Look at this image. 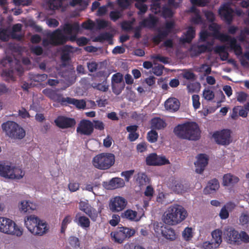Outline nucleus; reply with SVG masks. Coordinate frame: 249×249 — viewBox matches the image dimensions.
<instances>
[{
  "instance_id": "nucleus-1",
  "label": "nucleus",
  "mask_w": 249,
  "mask_h": 249,
  "mask_svg": "<svg viewBox=\"0 0 249 249\" xmlns=\"http://www.w3.org/2000/svg\"><path fill=\"white\" fill-rule=\"evenodd\" d=\"M80 30L78 22L72 24L65 23L62 29H57L53 32L48 34V37L51 39L53 46L63 45L68 41L74 42L76 39V34Z\"/></svg>"
},
{
  "instance_id": "nucleus-2",
  "label": "nucleus",
  "mask_w": 249,
  "mask_h": 249,
  "mask_svg": "<svg viewBox=\"0 0 249 249\" xmlns=\"http://www.w3.org/2000/svg\"><path fill=\"white\" fill-rule=\"evenodd\" d=\"M200 132L198 125L194 122L179 124L174 129V133L178 138L192 141L198 140Z\"/></svg>"
},
{
  "instance_id": "nucleus-3",
  "label": "nucleus",
  "mask_w": 249,
  "mask_h": 249,
  "mask_svg": "<svg viewBox=\"0 0 249 249\" xmlns=\"http://www.w3.org/2000/svg\"><path fill=\"white\" fill-rule=\"evenodd\" d=\"M188 215L186 209L181 205L170 206L163 216V221L169 225H176L185 219Z\"/></svg>"
},
{
  "instance_id": "nucleus-4",
  "label": "nucleus",
  "mask_w": 249,
  "mask_h": 249,
  "mask_svg": "<svg viewBox=\"0 0 249 249\" xmlns=\"http://www.w3.org/2000/svg\"><path fill=\"white\" fill-rule=\"evenodd\" d=\"M24 223L28 230L35 235L42 236L49 230L46 222L35 215L25 218Z\"/></svg>"
},
{
  "instance_id": "nucleus-5",
  "label": "nucleus",
  "mask_w": 249,
  "mask_h": 249,
  "mask_svg": "<svg viewBox=\"0 0 249 249\" xmlns=\"http://www.w3.org/2000/svg\"><path fill=\"white\" fill-rule=\"evenodd\" d=\"M2 130L12 139L21 140L25 136V131L17 123L8 121L1 124Z\"/></svg>"
},
{
  "instance_id": "nucleus-6",
  "label": "nucleus",
  "mask_w": 249,
  "mask_h": 249,
  "mask_svg": "<svg viewBox=\"0 0 249 249\" xmlns=\"http://www.w3.org/2000/svg\"><path fill=\"white\" fill-rule=\"evenodd\" d=\"M115 162V156L113 154L102 153L95 156L92 160L93 165L100 170L110 168Z\"/></svg>"
},
{
  "instance_id": "nucleus-7",
  "label": "nucleus",
  "mask_w": 249,
  "mask_h": 249,
  "mask_svg": "<svg viewBox=\"0 0 249 249\" xmlns=\"http://www.w3.org/2000/svg\"><path fill=\"white\" fill-rule=\"evenodd\" d=\"M0 231L17 236L22 234V231L13 220L3 217H0Z\"/></svg>"
},
{
  "instance_id": "nucleus-8",
  "label": "nucleus",
  "mask_w": 249,
  "mask_h": 249,
  "mask_svg": "<svg viewBox=\"0 0 249 249\" xmlns=\"http://www.w3.org/2000/svg\"><path fill=\"white\" fill-rule=\"evenodd\" d=\"M134 230L125 227H118L116 230L111 233V236L115 242L122 243L126 238L133 236Z\"/></svg>"
},
{
  "instance_id": "nucleus-9",
  "label": "nucleus",
  "mask_w": 249,
  "mask_h": 249,
  "mask_svg": "<svg viewBox=\"0 0 249 249\" xmlns=\"http://www.w3.org/2000/svg\"><path fill=\"white\" fill-rule=\"evenodd\" d=\"M212 137L217 144L228 145L231 142V131L228 129L216 131L213 133Z\"/></svg>"
},
{
  "instance_id": "nucleus-10",
  "label": "nucleus",
  "mask_w": 249,
  "mask_h": 249,
  "mask_svg": "<svg viewBox=\"0 0 249 249\" xmlns=\"http://www.w3.org/2000/svg\"><path fill=\"white\" fill-rule=\"evenodd\" d=\"M127 204V202L124 198L119 196H115L110 200L109 208L112 212H119L124 210Z\"/></svg>"
},
{
  "instance_id": "nucleus-11",
  "label": "nucleus",
  "mask_w": 249,
  "mask_h": 249,
  "mask_svg": "<svg viewBox=\"0 0 249 249\" xmlns=\"http://www.w3.org/2000/svg\"><path fill=\"white\" fill-rule=\"evenodd\" d=\"M76 131L81 135L90 136L93 132V124L89 120L83 119L79 123Z\"/></svg>"
},
{
  "instance_id": "nucleus-12",
  "label": "nucleus",
  "mask_w": 249,
  "mask_h": 249,
  "mask_svg": "<svg viewBox=\"0 0 249 249\" xmlns=\"http://www.w3.org/2000/svg\"><path fill=\"white\" fill-rule=\"evenodd\" d=\"M233 13V10L228 4H225L219 11L222 19L228 24H230L232 21Z\"/></svg>"
},
{
  "instance_id": "nucleus-13",
  "label": "nucleus",
  "mask_w": 249,
  "mask_h": 249,
  "mask_svg": "<svg viewBox=\"0 0 249 249\" xmlns=\"http://www.w3.org/2000/svg\"><path fill=\"white\" fill-rule=\"evenodd\" d=\"M54 122L58 127L62 129L72 127L76 124L74 119L63 116H58Z\"/></svg>"
},
{
  "instance_id": "nucleus-14",
  "label": "nucleus",
  "mask_w": 249,
  "mask_h": 249,
  "mask_svg": "<svg viewBox=\"0 0 249 249\" xmlns=\"http://www.w3.org/2000/svg\"><path fill=\"white\" fill-rule=\"evenodd\" d=\"M43 93L51 100L60 103L62 105H66V98L63 97L62 94L57 93L55 90L46 89L43 90Z\"/></svg>"
},
{
  "instance_id": "nucleus-15",
  "label": "nucleus",
  "mask_w": 249,
  "mask_h": 249,
  "mask_svg": "<svg viewBox=\"0 0 249 249\" xmlns=\"http://www.w3.org/2000/svg\"><path fill=\"white\" fill-rule=\"evenodd\" d=\"M197 160L195 162L196 172L201 174L208 163V157L205 154H200L197 156Z\"/></svg>"
},
{
  "instance_id": "nucleus-16",
  "label": "nucleus",
  "mask_w": 249,
  "mask_h": 249,
  "mask_svg": "<svg viewBox=\"0 0 249 249\" xmlns=\"http://www.w3.org/2000/svg\"><path fill=\"white\" fill-rule=\"evenodd\" d=\"M227 242L231 244H239V233L232 228H228L225 233Z\"/></svg>"
},
{
  "instance_id": "nucleus-17",
  "label": "nucleus",
  "mask_w": 249,
  "mask_h": 249,
  "mask_svg": "<svg viewBox=\"0 0 249 249\" xmlns=\"http://www.w3.org/2000/svg\"><path fill=\"white\" fill-rule=\"evenodd\" d=\"M164 107L166 110L170 112H175L178 110L180 102L177 98L170 97L165 102Z\"/></svg>"
},
{
  "instance_id": "nucleus-18",
  "label": "nucleus",
  "mask_w": 249,
  "mask_h": 249,
  "mask_svg": "<svg viewBox=\"0 0 249 249\" xmlns=\"http://www.w3.org/2000/svg\"><path fill=\"white\" fill-rule=\"evenodd\" d=\"M74 222L77 225L83 229H86L90 226V222L89 219L80 213L76 214Z\"/></svg>"
},
{
  "instance_id": "nucleus-19",
  "label": "nucleus",
  "mask_w": 249,
  "mask_h": 249,
  "mask_svg": "<svg viewBox=\"0 0 249 249\" xmlns=\"http://www.w3.org/2000/svg\"><path fill=\"white\" fill-rule=\"evenodd\" d=\"M219 188V183L216 178H213L210 180L206 187L204 189V193L206 195L214 193Z\"/></svg>"
},
{
  "instance_id": "nucleus-20",
  "label": "nucleus",
  "mask_w": 249,
  "mask_h": 249,
  "mask_svg": "<svg viewBox=\"0 0 249 249\" xmlns=\"http://www.w3.org/2000/svg\"><path fill=\"white\" fill-rule=\"evenodd\" d=\"M157 22V18L153 15L150 14L147 18H145L140 22L139 25L143 28H152L156 25Z\"/></svg>"
},
{
  "instance_id": "nucleus-21",
  "label": "nucleus",
  "mask_w": 249,
  "mask_h": 249,
  "mask_svg": "<svg viewBox=\"0 0 249 249\" xmlns=\"http://www.w3.org/2000/svg\"><path fill=\"white\" fill-rule=\"evenodd\" d=\"M235 205L232 202L226 203L221 209L219 215L221 219H226L229 216V210H231L234 209Z\"/></svg>"
},
{
  "instance_id": "nucleus-22",
  "label": "nucleus",
  "mask_w": 249,
  "mask_h": 249,
  "mask_svg": "<svg viewBox=\"0 0 249 249\" xmlns=\"http://www.w3.org/2000/svg\"><path fill=\"white\" fill-rule=\"evenodd\" d=\"M66 102L65 106L72 105L78 109H84L86 107V103L84 100H78L71 97L66 98Z\"/></svg>"
},
{
  "instance_id": "nucleus-23",
  "label": "nucleus",
  "mask_w": 249,
  "mask_h": 249,
  "mask_svg": "<svg viewBox=\"0 0 249 249\" xmlns=\"http://www.w3.org/2000/svg\"><path fill=\"white\" fill-rule=\"evenodd\" d=\"M166 126V123L160 117H155L151 120V127L153 129L160 130Z\"/></svg>"
},
{
  "instance_id": "nucleus-24",
  "label": "nucleus",
  "mask_w": 249,
  "mask_h": 249,
  "mask_svg": "<svg viewBox=\"0 0 249 249\" xmlns=\"http://www.w3.org/2000/svg\"><path fill=\"white\" fill-rule=\"evenodd\" d=\"M11 170V166L4 162H0V176L10 179Z\"/></svg>"
},
{
  "instance_id": "nucleus-25",
  "label": "nucleus",
  "mask_w": 249,
  "mask_h": 249,
  "mask_svg": "<svg viewBox=\"0 0 249 249\" xmlns=\"http://www.w3.org/2000/svg\"><path fill=\"white\" fill-rule=\"evenodd\" d=\"M172 184H170L171 189L177 194L182 193L184 191V186L182 182L174 178L171 179Z\"/></svg>"
},
{
  "instance_id": "nucleus-26",
  "label": "nucleus",
  "mask_w": 249,
  "mask_h": 249,
  "mask_svg": "<svg viewBox=\"0 0 249 249\" xmlns=\"http://www.w3.org/2000/svg\"><path fill=\"white\" fill-rule=\"evenodd\" d=\"M161 233L162 236L170 241H174L177 238V235L174 230L171 228L165 227L164 229L162 230Z\"/></svg>"
},
{
  "instance_id": "nucleus-27",
  "label": "nucleus",
  "mask_w": 249,
  "mask_h": 249,
  "mask_svg": "<svg viewBox=\"0 0 249 249\" xmlns=\"http://www.w3.org/2000/svg\"><path fill=\"white\" fill-rule=\"evenodd\" d=\"M36 206L29 201H23L21 202L20 205V211L23 213H30L33 210L36 209Z\"/></svg>"
},
{
  "instance_id": "nucleus-28",
  "label": "nucleus",
  "mask_w": 249,
  "mask_h": 249,
  "mask_svg": "<svg viewBox=\"0 0 249 249\" xmlns=\"http://www.w3.org/2000/svg\"><path fill=\"white\" fill-rule=\"evenodd\" d=\"M222 231L220 229H216L213 231L211 233L212 236L211 241L219 247L222 242Z\"/></svg>"
},
{
  "instance_id": "nucleus-29",
  "label": "nucleus",
  "mask_w": 249,
  "mask_h": 249,
  "mask_svg": "<svg viewBox=\"0 0 249 249\" xmlns=\"http://www.w3.org/2000/svg\"><path fill=\"white\" fill-rule=\"evenodd\" d=\"M239 181V178L232 175L231 174L224 175L223 178V184L224 186H229L231 184L236 183Z\"/></svg>"
},
{
  "instance_id": "nucleus-30",
  "label": "nucleus",
  "mask_w": 249,
  "mask_h": 249,
  "mask_svg": "<svg viewBox=\"0 0 249 249\" xmlns=\"http://www.w3.org/2000/svg\"><path fill=\"white\" fill-rule=\"evenodd\" d=\"M137 213L135 211L128 209L122 213L121 217L123 219H126L130 221H134L136 218Z\"/></svg>"
},
{
  "instance_id": "nucleus-31",
  "label": "nucleus",
  "mask_w": 249,
  "mask_h": 249,
  "mask_svg": "<svg viewBox=\"0 0 249 249\" xmlns=\"http://www.w3.org/2000/svg\"><path fill=\"white\" fill-rule=\"evenodd\" d=\"M24 175V173L21 169L12 166V170L10 174V179H20Z\"/></svg>"
},
{
  "instance_id": "nucleus-32",
  "label": "nucleus",
  "mask_w": 249,
  "mask_h": 249,
  "mask_svg": "<svg viewBox=\"0 0 249 249\" xmlns=\"http://www.w3.org/2000/svg\"><path fill=\"white\" fill-rule=\"evenodd\" d=\"M230 48L231 50H233L235 54L237 56L242 54V48L240 44H237L236 39L234 37H232Z\"/></svg>"
},
{
  "instance_id": "nucleus-33",
  "label": "nucleus",
  "mask_w": 249,
  "mask_h": 249,
  "mask_svg": "<svg viewBox=\"0 0 249 249\" xmlns=\"http://www.w3.org/2000/svg\"><path fill=\"white\" fill-rule=\"evenodd\" d=\"M195 29L192 26H189L185 34V37L183 39L184 42L190 43L195 36Z\"/></svg>"
},
{
  "instance_id": "nucleus-34",
  "label": "nucleus",
  "mask_w": 249,
  "mask_h": 249,
  "mask_svg": "<svg viewBox=\"0 0 249 249\" xmlns=\"http://www.w3.org/2000/svg\"><path fill=\"white\" fill-rule=\"evenodd\" d=\"M190 21L191 24L196 25L205 24V20L201 17L200 13H197L196 14H193L192 15L190 19Z\"/></svg>"
},
{
  "instance_id": "nucleus-35",
  "label": "nucleus",
  "mask_w": 249,
  "mask_h": 249,
  "mask_svg": "<svg viewBox=\"0 0 249 249\" xmlns=\"http://www.w3.org/2000/svg\"><path fill=\"white\" fill-rule=\"evenodd\" d=\"M148 181V178L145 173L140 172L137 174L136 181L140 186L146 185Z\"/></svg>"
},
{
  "instance_id": "nucleus-36",
  "label": "nucleus",
  "mask_w": 249,
  "mask_h": 249,
  "mask_svg": "<svg viewBox=\"0 0 249 249\" xmlns=\"http://www.w3.org/2000/svg\"><path fill=\"white\" fill-rule=\"evenodd\" d=\"M93 88L98 90L106 92L108 90L109 85L107 80H103L101 83H94Z\"/></svg>"
},
{
  "instance_id": "nucleus-37",
  "label": "nucleus",
  "mask_w": 249,
  "mask_h": 249,
  "mask_svg": "<svg viewBox=\"0 0 249 249\" xmlns=\"http://www.w3.org/2000/svg\"><path fill=\"white\" fill-rule=\"evenodd\" d=\"M111 185L115 188H121L124 186V180L120 178H115L111 179L110 182Z\"/></svg>"
},
{
  "instance_id": "nucleus-38",
  "label": "nucleus",
  "mask_w": 249,
  "mask_h": 249,
  "mask_svg": "<svg viewBox=\"0 0 249 249\" xmlns=\"http://www.w3.org/2000/svg\"><path fill=\"white\" fill-rule=\"evenodd\" d=\"M86 212L85 213L90 218L91 220L93 221H96L99 212H98L95 208L91 206Z\"/></svg>"
},
{
  "instance_id": "nucleus-39",
  "label": "nucleus",
  "mask_w": 249,
  "mask_h": 249,
  "mask_svg": "<svg viewBox=\"0 0 249 249\" xmlns=\"http://www.w3.org/2000/svg\"><path fill=\"white\" fill-rule=\"evenodd\" d=\"M112 36L108 32H105L100 34L96 38L95 40L99 42H103L105 40H110L112 39Z\"/></svg>"
},
{
  "instance_id": "nucleus-40",
  "label": "nucleus",
  "mask_w": 249,
  "mask_h": 249,
  "mask_svg": "<svg viewBox=\"0 0 249 249\" xmlns=\"http://www.w3.org/2000/svg\"><path fill=\"white\" fill-rule=\"evenodd\" d=\"M135 6L139 11L138 12L139 15H142L145 14L148 9V7L146 4L142 2H136Z\"/></svg>"
},
{
  "instance_id": "nucleus-41",
  "label": "nucleus",
  "mask_w": 249,
  "mask_h": 249,
  "mask_svg": "<svg viewBox=\"0 0 249 249\" xmlns=\"http://www.w3.org/2000/svg\"><path fill=\"white\" fill-rule=\"evenodd\" d=\"M158 138V133L153 129L147 133V139L148 142L151 143L155 142L157 141Z\"/></svg>"
},
{
  "instance_id": "nucleus-42",
  "label": "nucleus",
  "mask_w": 249,
  "mask_h": 249,
  "mask_svg": "<svg viewBox=\"0 0 249 249\" xmlns=\"http://www.w3.org/2000/svg\"><path fill=\"white\" fill-rule=\"evenodd\" d=\"M173 12L172 9L167 6H163L162 8L161 15L165 18H172L173 16Z\"/></svg>"
},
{
  "instance_id": "nucleus-43",
  "label": "nucleus",
  "mask_w": 249,
  "mask_h": 249,
  "mask_svg": "<svg viewBox=\"0 0 249 249\" xmlns=\"http://www.w3.org/2000/svg\"><path fill=\"white\" fill-rule=\"evenodd\" d=\"M157 155L156 153H152L147 157L146 159V163L148 165H156Z\"/></svg>"
},
{
  "instance_id": "nucleus-44",
  "label": "nucleus",
  "mask_w": 249,
  "mask_h": 249,
  "mask_svg": "<svg viewBox=\"0 0 249 249\" xmlns=\"http://www.w3.org/2000/svg\"><path fill=\"white\" fill-rule=\"evenodd\" d=\"M182 236L185 240H190L193 237L192 229L189 227L185 228L182 232Z\"/></svg>"
},
{
  "instance_id": "nucleus-45",
  "label": "nucleus",
  "mask_w": 249,
  "mask_h": 249,
  "mask_svg": "<svg viewBox=\"0 0 249 249\" xmlns=\"http://www.w3.org/2000/svg\"><path fill=\"white\" fill-rule=\"evenodd\" d=\"M151 10L155 14H158L161 12L162 8L159 1L153 2L151 5Z\"/></svg>"
},
{
  "instance_id": "nucleus-46",
  "label": "nucleus",
  "mask_w": 249,
  "mask_h": 249,
  "mask_svg": "<svg viewBox=\"0 0 249 249\" xmlns=\"http://www.w3.org/2000/svg\"><path fill=\"white\" fill-rule=\"evenodd\" d=\"M124 84H116L114 83L112 84V91L116 95H119L121 93L122 90L124 89Z\"/></svg>"
},
{
  "instance_id": "nucleus-47",
  "label": "nucleus",
  "mask_w": 249,
  "mask_h": 249,
  "mask_svg": "<svg viewBox=\"0 0 249 249\" xmlns=\"http://www.w3.org/2000/svg\"><path fill=\"white\" fill-rule=\"evenodd\" d=\"M71 216L67 215L63 220L61 223V232L64 233L67 228L68 225L71 222Z\"/></svg>"
},
{
  "instance_id": "nucleus-48",
  "label": "nucleus",
  "mask_w": 249,
  "mask_h": 249,
  "mask_svg": "<svg viewBox=\"0 0 249 249\" xmlns=\"http://www.w3.org/2000/svg\"><path fill=\"white\" fill-rule=\"evenodd\" d=\"M119 6L122 9H128L131 4V0H117Z\"/></svg>"
},
{
  "instance_id": "nucleus-49",
  "label": "nucleus",
  "mask_w": 249,
  "mask_h": 249,
  "mask_svg": "<svg viewBox=\"0 0 249 249\" xmlns=\"http://www.w3.org/2000/svg\"><path fill=\"white\" fill-rule=\"evenodd\" d=\"M203 96L205 99L211 101L214 99V92L209 89H205L203 92Z\"/></svg>"
},
{
  "instance_id": "nucleus-50",
  "label": "nucleus",
  "mask_w": 249,
  "mask_h": 249,
  "mask_svg": "<svg viewBox=\"0 0 249 249\" xmlns=\"http://www.w3.org/2000/svg\"><path fill=\"white\" fill-rule=\"evenodd\" d=\"M212 44L210 43H208L207 45L201 44L199 45H197V47L198 48V53H204L206 52H210L212 51V49L210 47V45Z\"/></svg>"
},
{
  "instance_id": "nucleus-51",
  "label": "nucleus",
  "mask_w": 249,
  "mask_h": 249,
  "mask_svg": "<svg viewBox=\"0 0 249 249\" xmlns=\"http://www.w3.org/2000/svg\"><path fill=\"white\" fill-rule=\"evenodd\" d=\"M123 80V76L120 73H117L113 75L112 77L111 84H120Z\"/></svg>"
},
{
  "instance_id": "nucleus-52",
  "label": "nucleus",
  "mask_w": 249,
  "mask_h": 249,
  "mask_svg": "<svg viewBox=\"0 0 249 249\" xmlns=\"http://www.w3.org/2000/svg\"><path fill=\"white\" fill-rule=\"evenodd\" d=\"M48 78L46 74H36L33 76V79L35 82H41L45 81Z\"/></svg>"
},
{
  "instance_id": "nucleus-53",
  "label": "nucleus",
  "mask_w": 249,
  "mask_h": 249,
  "mask_svg": "<svg viewBox=\"0 0 249 249\" xmlns=\"http://www.w3.org/2000/svg\"><path fill=\"white\" fill-rule=\"evenodd\" d=\"M202 247L204 249H216L219 247L212 241H206L203 243Z\"/></svg>"
},
{
  "instance_id": "nucleus-54",
  "label": "nucleus",
  "mask_w": 249,
  "mask_h": 249,
  "mask_svg": "<svg viewBox=\"0 0 249 249\" xmlns=\"http://www.w3.org/2000/svg\"><path fill=\"white\" fill-rule=\"evenodd\" d=\"M70 244L74 248H77L80 247V241L79 239L75 236H71L69 239Z\"/></svg>"
},
{
  "instance_id": "nucleus-55",
  "label": "nucleus",
  "mask_w": 249,
  "mask_h": 249,
  "mask_svg": "<svg viewBox=\"0 0 249 249\" xmlns=\"http://www.w3.org/2000/svg\"><path fill=\"white\" fill-rule=\"evenodd\" d=\"M239 221L242 225L248 224L249 222V214L247 212L242 213L239 217Z\"/></svg>"
},
{
  "instance_id": "nucleus-56",
  "label": "nucleus",
  "mask_w": 249,
  "mask_h": 249,
  "mask_svg": "<svg viewBox=\"0 0 249 249\" xmlns=\"http://www.w3.org/2000/svg\"><path fill=\"white\" fill-rule=\"evenodd\" d=\"M91 206L88 201H80L79 204V208L82 212L87 213L86 212L90 208Z\"/></svg>"
},
{
  "instance_id": "nucleus-57",
  "label": "nucleus",
  "mask_w": 249,
  "mask_h": 249,
  "mask_svg": "<svg viewBox=\"0 0 249 249\" xmlns=\"http://www.w3.org/2000/svg\"><path fill=\"white\" fill-rule=\"evenodd\" d=\"M164 66L161 65H158L152 68L153 72L157 76H160L163 73Z\"/></svg>"
},
{
  "instance_id": "nucleus-58",
  "label": "nucleus",
  "mask_w": 249,
  "mask_h": 249,
  "mask_svg": "<svg viewBox=\"0 0 249 249\" xmlns=\"http://www.w3.org/2000/svg\"><path fill=\"white\" fill-rule=\"evenodd\" d=\"M239 240L245 243H249V235L244 231H241L239 233Z\"/></svg>"
},
{
  "instance_id": "nucleus-59",
  "label": "nucleus",
  "mask_w": 249,
  "mask_h": 249,
  "mask_svg": "<svg viewBox=\"0 0 249 249\" xmlns=\"http://www.w3.org/2000/svg\"><path fill=\"white\" fill-rule=\"evenodd\" d=\"M134 173V170L123 171L121 173V176L124 178L126 182H128Z\"/></svg>"
},
{
  "instance_id": "nucleus-60",
  "label": "nucleus",
  "mask_w": 249,
  "mask_h": 249,
  "mask_svg": "<svg viewBox=\"0 0 249 249\" xmlns=\"http://www.w3.org/2000/svg\"><path fill=\"white\" fill-rule=\"evenodd\" d=\"M92 123L93 124V129L95 128L100 131L105 129V124L101 121L93 120Z\"/></svg>"
},
{
  "instance_id": "nucleus-61",
  "label": "nucleus",
  "mask_w": 249,
  "mask_h": 249,
  "mask_svg": "<svg viewBox=\"0 0 249 249\" xmlns=\"http://www.w3.org/2000/svg\"><path fill=\"white\" fill-rule=\"evenodd\" d=\"M110 75V73L107 71H100L96 73V76L99 78H101L103 80H107Z\"/></svg>"
},
{
  "instance_id": "nucleus-62",
  "label": "nucleus",
  "mask_w": 249,
  "mask_h": 249,
  "mask_svg": "<svg viewBox=\"0 0 249 249\" xmlns=\"http://www.w3.org/2000/svg\"><path fill=\"white\" fill-rule=\"evenodd\" d=\"M193 106L195 109H197L200 107L199 96L198 95L194 94L192 96Z\"/></svg>"
},
{
  "instance_id": "nucleus-63",
  "label": "nucleus",
  "mask_w": 249,
  "mask_h": 249,
  "mask_svg": "<svg viewBox=\"0 0 249 249\" xmlns=\"http://www.w3.org/2000/svg\"><path fill=\"white\" fill-rule=\"evenodd\" d=\"M30 50L32 53L36 55H41L43 51L42 48L39 46H32Z\"/></svg>"
},
{
  "instance_id": "nucleus-64",
  "label": "nucleus",
  "mask_w": 249,
  "mask_h": 249,
  "mask_svg": "<svg viewBox=\"0 0 249 249\" xmlns=\"http://www.w3.org/2000/svg\"><path fill=\"white\" fill-rule=\"evenodd\" d=\"M204 14L206 19L211 22H213L215 20V15L213 13L210 11H203Z\"/></svg>"
}]
</instances>
